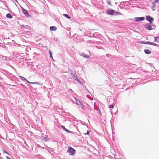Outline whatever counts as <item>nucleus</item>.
Listing matches in <instances>:
<instances>
[{
  "label": "nucleus",
  "instance_id": "1",
  "mask_svg": "<svg viewBox=\"0 0 159 159\" xmlns=\"http://www.w3.org/2000/svg\"><path fill=\"white\" fill-rule=\"evenodd\" d=\"M75 150L71 147L68 148V149L67 151V152L70 153L72 156L74 155L75 153Z\"/></svg>",
  "mask_w": 159,
  "mask_h": 159
},
{
  "label": "nucleus",
  "instance_id": "2",
  "mask_svg": "<svg viewBox=\"0 0 159 159\" xmlns=\"http://www.w3.org/2000/svg\"><path fill=\"white\" fill-rule=\"evenodd\" d=\"M151 24L150 23H146L144 26V27L146 30H152V27H151Z\"/></svg>",
  "mask_w": 159,
  "mask_h": 159
},
{
  "label": "nucleus",
  "instance_id": "3",
  "mask_svg": "<svg viewBox=\"0 0 159 159\" xmlns=\"http://www.w3.org/2000/svg\"><path fill=\"white\" fill-rule=\"evenodd\" d=\"M146 20L148 21L149 23L152 24L154 20V18L150 16H146Z\"/></svg>",
  "mask_w": 159,
  "mask_h": 159
},
{
  "label": "nucleus",
  "instance_id": "4",
  "mask_svg": "<svg viewBox=\"0 0 159 159\" xmlns=\"http://www.w3.org/2000/svg\"><path fill=\"white\" fill-rule=\"evenodd\" d=\"M21 9L23 13L27 17H30V15L28 13V11L21 7Z\"/></svg>",
  "mask_w": 159,
  "mask_h": 159
},
{
  "label": "nucleus",
  "instance_id": "5",
  "mask_svg": "<svg viewBox=\"0 0 159 159\" xmlns=\"http://www.w3.org/2000/svg\"><path fill=\"white\" fill-rule=\"evenodd\" d=\"M114 10L112 9H108L106 11L107 14L111 16L114 15Z\"/></svg>",
  "mask_w": 159,
  "mask_h": 159
},
{
  "label": "nucleus",
  "instance_id": "6",
  "mask_svg": "<svg viewBox=\"0 0 159 159\" xmlns=\"http://www.w3.org/2000/svg\"><path fill=\"white\" fill-rule=\"evenodd\" d=\"M136 22H139L143 20L145 18L144 17H135L134 18Z\"/></svg>",
  "mask_w": 159,
  "mask_h": 159
},
{
  "label": "nucleus",
  "instance_id": "7",
  "mask_svg": "<svg viewBox=\"0 0 159 159\" xmlns=\"http://www.w3.org/2000/svg\"><path fill=\"white\" fill-rule=\"evenodd\" d=\"M101 34H99V33L98 32H96L94 33L92 36H91V35L90 36V37H95V38H98L99 37V35H100Z\"/></svg>",
  "mask_w": 159,
  "mask_h": 159
},
{
  "label": "nucleus",
  "instance_id": "8",
  "mask_svg": "<svg viewBox=\"0 0 159 159\" xmlns=\"http://www.w3.org/2000/svg\"><path fill=\"white\" fill-rule=\"evenodd\" d=\"M156 2L153 1L152 3V6L151 7V9L153 11L156 9Z\"/></svg>",
  "mask_w": 159,
  "mask_h": 159
},
{
  "label": "nucleus",
  "instance_id": "9",
  "mask_svg": "<svg viewBox=\"0 0 159 159\" xmlns=\"http://www.w3.org/2000/svg\"><path fill=\"white\" fill-rule=\"evenodd\" d=\"M40 138L42 140L46 141L48 139V136L46 135H45V136L41 135L40 137Z\"/></svg>",
  "mask_w": 159,
  "mask_h": 159
},
{
  "label": "nucleus",
  "instance_id": "10",
  "mask_svg": "<svg viewBox=\"0 0 159 159\" xmlns=\"http://www.w3.org/2000/svg\"><path fill=\"white\" fill-rule=\"evenodd\" d=\"M81 56H82V57H84L87 59L89 58L90 57L87 54H85L84 53H82L81 54Z\"/></svg>",
  "mask_w": 159,
  "mask_h": 159
},
{
  "label": "nucleus",
  "instance_id": "11",
  "mask_svg": "<svg viewBox=\"0 0 159 159\" xmlns=\"http://www.w3.org/2000/svg\"><path fill=\"white\" fill-rule=\"evenodd\" d=\"M21 26L22 28H25V29L26 30H29L30 29V27L28 25H21Z\"/></svg>",
  "mask_w": 159,
  "mask_h": 159
},
{
  "label": "nucleus",
  "instance_id": "12",
  "mask_svg": "<svg viewBox=\"0 0 159 159\" xmlns=\"http://www.w3.org/2000/svg\"><path fill=\"white\" fill-rule=\"evenodd\" d=\"M61 128L63 129L66 131L67 133H71V132L68 129L66 128L65 126L63 125L61 126Z\"/></svg>",
  "mask_w": 159,
  "mask_h": 159
},
{
  "label": "nucleus",
  "instance_id": "13",
  "mask_svg": "<svg viewBox=\"0 0 159 159\" xmlns=\"http://www.w3.org/2000/svg\"><path fill=\"white\" fill-rule=\"evenodd\" d=\"M50 29L52 31H55L57 29V28L55 26H51L50 27Z\"/></svg>",
  "mask_w": 159,
  "mask_h": 159
},
{
  "label": "nucleus",
  "instance_id": "14",
  "mask_svg": "<svg viewBox=\"0 0 159 159\" xmlns=\"http://www.w3.org/2000/svg\"><path fill=\"white\" fill-rule=\"evenodd\" d=\"M70 71L71 72V74L72 75V77L74 79H75V78H76V77H77V75L76 74H73L72 72H73V71H72L71 70H70Z\"/></svg>",
  "mask_w": 159,
  "mask_h": 159
},
{
  "label": "nucleus",
  "instance_id": "15",
  "mask_svg": "<svg viewBox=\"0 0 159 159\" xmlns=\"http://www.w3.org/2000/svg\"><path fill=\"white\" fill-rule=\"evenodd\" d=\"M144 52L145 53L147 54H148L151 53V51L148 49H145L144 50Z\"/></svg>",
  "mask_w": 159,
  "mask_h": 159
},
{
  "label": "nucleus",
  "instance_id": "16",
  "mask_svg": "<svg viewBox=\"0 0 159 159\" xmlns=\"http://www.w3.org/2000/svg\"><path fill=\"white\" fill-rule=\"evenodd\" d=\"M6 16L7 18L10 19H11L12 18V16H11V14L10 13L7 14L6 15Z\"/></svg>",
  "mask_w": 159,
  "mask_h": 159
},
{
  "label": "nucleus",
  "instance_id": "17",
  "mask_svg": "<svg viewBox=\"0 0 159 159\" xmlns=\"http://www.w3.org/2000/svg\"><path fill=\"white\" fill-rule=\"evenodd\" d=\"M19 78L21 80L23 81H27V80L23 77V76H19Z\"/></svg>",
  "mask_w": 159,
  "mask_h": 159
},
{
  "label": "nucleus",
  "instance_id": "18",
  "mask_svg": "<svg viewBox=\"0 0 159 159\" xmlns=\"http://www.w3.org/2000/svg\"><path fill=\"white\" fill-rule=\"evenodd\" d=\"M114 15L115 16L118 15H122V14L121 13L117 11H115L114 10Z\"/></svg>",
  "mask_w": 159,
  "mask_h": 159
},
{
  "label": "nucleus",
  "instance_id": "19",
  "mask_svg": "<svg viewBox=\"0 0 159 159\" xmlns=\"http://www.w3.org/2000/svg\"><path fill=\"white\" fill-rule=\"evenodd\" d=\"M154 41L157 42H159V37H154Z\"/></svg>",
  "mask_w": 159,
  "mask_h": 159
},
{
  "label": "nucleus",
  "instance_id": "20",
  "mask_svg": "<svg viewBox=\"0 0 159 159\" xmlns=\"http://www.w3.org/2000/svg\"><path fill=\"white\" fill-rule=\"evenodd\" d=\"M75 80L77 81V82H78L79 83H80V84H82V83L80 81V80H79V79L78 77H76V78H75Z\"/></svg>",
  "mask_w": 159,
  "mask_h": 159
},
{
  "label": "nucleus",
  "instance_id": "21",
  "mask_svg": "<svg viewBox=\"0 0 159 159\" xmlns=\"http://www.w3.org/2000/svg\"><path fill=\"white\" fill-rule=\"evenodd\" d=\"M75 101L77 102V104L78 105H80V104H82V103L81 101L78 99H75Z\"/></svg>",
  "mask_w": 159,
  "mask_h": 159
},
{
  "label": "nucleus",
  "instance_id": "22",
  "mask_svg": "<svg viewBox=\"0 0 159 159\" xmlns=\"http://www.w3.org/2000/svg\"><path fill=\"white\" fill-rule=\"evenodd\" d=\"M63 16L68 19H70L71 18V17L67 14H63Z\"/></svg>",
  "mask_w": 159,
  "mask_h": 159
},
{
  "label": "nucleus",
  "instance_id": "23",
  "mask_svg": "<svg viewBox=\"0 0 159 159\" xmlns=\"http://www.w3.org/2000/svg\"><path fill=\"white\" fill-rule=\"evenodd\" d=\"M149 43V41L145 42V41H142L141 43H142L144 44H148Z\"/></svg>",
  "mask_w": 159,
  "mask_h": 159
},
{
  "label": "nucleus",
  "instance_id": "24",
  "mask_svg": "<svg viewBox=\"0 0 159 159\" xmlns=\"http://www.w3.org/2000/svg\"><path fill=\"white\" fill-rule=\"evenodd\" d=\"M49 53L50 54V57L53 59V57L52 56V53L50 50L49 51Z\"/></svg>",
  "mask_w": 159,
  "mask_h": 159
},
{
  "label": "nucleus",
  "instance_id": "25",
  "mask_svg": "<svg viewBox=\"0 0 159 159\" xmlns=\"http://www.w3.org/2000/svg\"><path fill=\"white\" fill-rule=\"evenodd\" d=\"M7 57H6V56H2V59L3 60H5L6 59H7Z\"/></svg>",
  "mask_w": 159,
  "mask_h": 159
},
{
  "label": "nucleus",
  "instance_id": "26",
  "mask_svg": "<svg viewBox=\"0 0 159 159\" xmlns=\"http://www.w3.org/2000/svg\"><path fill=\"white\" fill-rule=\"evenodd\" d=\"M109 108H114V106L110 104L109 106Z\"/></svg>",
  "mask_w": 159,
  "mask_h": 159
},
{
  "label": "nucleus",
  "instance_id": "27",
  "mask_svg": "<svg viewBox=\"0 0 159 159\" xmlns=\"http://www.w3.org/2000/svg\"><path fill=\"white\" fill-rule=\"evenodd\" d=\"M35 84H38L41 86H42V85L43 84L39 82H35Z\"/></svg>",
  "mask_w": 159,
  "mask_h": 159
},
{
  "label": "nucleus",
  "instance_id": "28",
  "mask_svg": "<svg viewBox=\"0 0 159 159\" xmlns=\"http://www.w3.org/2000/svg\"><path fill=\"white\" fill-rule=\"evenodd\" d=\"M152 45H154V46H156V47H158V46H159V45L158 44H156L155 43H153Z\"/></svg>",
  "mask_w": 159,
  "mask_h": 159
},
{
  "label": "nucleus",
  "instance_id": "29",
  "mask_svg": "<svg viewBox=\"0 0 159 159\" xmlns=\"http://www.w3.org/2000/svg\"><path fill=\"white\" fill-rule=\"evenodd\" d=\"M156 26L155 25H151V27H152V29H154L155 28Z\"/></svg>",
  "mask_w": 159,
  "mask_h": 159
},
{
  "label": "nucleus",
  "instance_id": "30",
  "mask_svg": "<svg viewBox=\"0 0 159 159\" xmlns=\"http://www.w3.org/2000/svg\"><path fill=\"white\" fill-rule=\"evenodd\" d=\"M110 55L109 54H107L106 55L107 57H110Z\"/></svg>",
  "mask_w": 159,
  "mask_h": 159
},
{
  "label": "nucleus",
  "instance_id": "31",
  "mask_svg": "<svg viewBox=\"0 0 159 159\" xmlns=\"http://www.w3.org/2000/svg\"><path fill=\"white\" fill-rule=\"evenodd\" d=\"M4 153H6L7 154H8V155H9V153L5 150H4V152H3Z\"/></svg>",
  "mask_w": 159,
  "mask_h": 159
},
{
  "label": "nucleus",
  "instance_id": "32",
  "mask_svg": "<svg viewBox=\"0 0 159 159\" xmlns=\"http://www.w3.org/2000/svg\"><path fill=\"white\" fill-rule=\"evenodd\" d=\"M124 2H122L120 3V5H123L124 4Z\"/></svg>",
  "mask_w": 159,
  "mask_h": 159
},
{
  "label": "nucleus",
  "instance_id": "33",
  "mask_svg": "<svg viewBox=\"0 0 159 159\" xmlns=\"http://www.w3.org/2000/svg\"><path fill=\"white\" fill-rule=\"evenodd\" d=\"M152 44H153V43H152V42H151L149 41V43H148V44H150V45H152Z\"/></svg>",
  "mask_w": 159,
  "mask_h": 159
},
{
  "label": "nucleus",
  "instance_id": "34",
  "mask_svg": "<svg viewBox=\"0 0 159 159\" xmlns=\"http://www.w3.org/2000/svg\"><path fill=\"white\" fill-rule=\"evenodd\" d=\"M107 4L108 5H110L111 4V2L110 1H107Z\"/></svg>",
  "mask_w": 159,
  "mask_h": 159
},
{
  "label": "nucleus",
  "instance_id": "35",
  "mask_svg": "<svg viewBox=\"0 0 159 159\" xmlns=\"http://www.w3.org/2000/svg\"><path fill=\"white\" fill-rule=\"evenodd\" d=\"M89 131H88L86 133V134L87 135H89Z\"/></svg>",
  "mask_w": 159,
  "mask_h": 159
},
{
  "label": "nucleus",
  "instance_id": "36",
  "mask_svg": "<svg viewBox=\"0 0 159 159\" xmlns=\"http://www.w3.org/2000/svg\"><path fill=\"white\" fill-rule=\"evenodd\" d=\"M30 84H35V82H30Z\"/></svg>",
  "mask_w": 159,
  "mask_h": 159
},
{
  "label": "nucleus",
  "instance_id": "37",
  "mask_svg": "<svg viewBox=\"0 0 159 159\" xmlns=\"http://www.w3.org/2000/svg\"><path fill=\"white\" fill-rule=\"evenodd\" d=\"M6 158H7V159H11V158L10 157H8V156H7Z\"/></svg>",
  "mask_w": 159,
  "mask_h": 159
},
{
  "label": "nucleus",
  "instance_id": "38",
  "mask_svg": "<svg viewBox=\"0 0 159 159\" xmlns=\"http://www.w3.org/2000/svg\"><path fill=\"white\" fill-rule=\"evenodd\" d=\"M158 1H159V0H154V2H158Z\"/></svg>",
  "mask_w": 159,
  "mask_h": 159
},
{
  "label": "nucleus",
  "instance_id": "39",
  "mask_svg": "<svg viewBox=\"0 0 159 159\" xmlns=\"http://www.w3.org/2000/svg\"><path fill=\"white\" fill-rule=\"evenodd\" d=\"M120 8H121V9H123V7H121V6H120Z\"/></svg>",
  "mask_w": 159,
  "mask_h": 159
},
{
  "label": "nucleus",
  "instance_id": "40",
  "mask_svg": "<svg viewBox=\"0 0 159 159\" xmlns=\"http://www.w3.org/2000/svg\"><path fill=\"white\" fill-rule=\"evenodd\" d=\"M26 81L28 83H29L30 84V82H29L27 80V81Z\"/></svg>",
  "mask_w": 159,
  "mask_h": 159
},
{
  "label": "nucleus",
  "instance_id": "41",
  "mask_svg": "<svg viewBox=\"0 0 159 159\" xmlns=\"http://www.w3.org/2000/svg\"><path fill=\"white\" fill-rule=\"evenodd\" d=\"M12 43H14L15 42V41L13 40L12 41Z\"/></svg>",
  "mask_w": 159,
  "mask_h": 159
},
{
  "label": "nucleus",
  "instance_id": "42",
  "mask_svg": "<svg viewBox=\"0 0 159 159\" xmlns=\"http://www.w3.org/2000/svg\"><path fill=\"white\" fill-rule=\"evenodd\" d=\"M0 44H1V45H3V43H0Z\"/></svg>",
  "mask_w": 159,
  "mask_h": 159
},
{
  "label": "nucleus",
  "instance_id": "43",
  "mask_svg": "<svg viewBox=\"0 0 159 159\" xmlns=\"http://www.w3.org/2000/svg\"><path fill=\"white\" fill-rule=\"evenodd\" d=\"M44 109H47V108H46V107H45V108H44Z\"/></svg>",
  "mask_w": 159,
  "mask_h": 159
},
{
  "label": "nucleus",
  "instance_id": "44",
  "mask_svg": "<svg viewBox=\"0 0 159 159\" xmlns=\"http://www.w3.org/2000/svg\"><path fill=\"white\" fill-rule=\"evenodd\" d=\"M15 1H16V2H17V0H15Z\"/></svg>",
  "mask_w": 159,
  "mask_h": 159
},
{
  "label": "nucleus",
  "instance_id": "45",
  "mask_svg": "<svg viewBox=\"0 0 159 159\" xmlns=\"http://www.w3.org/2000/svg\"><path fill=\"white\" fill-rule=\"evenodd\" d=\"M83 125H85V124H83Z\"/></svg>",
  "mask_w": 159,
  "mask_h": 159
},
{
  "label": "nucleus",
  "instance_id": "46",
  "mask_svg": "<svg viewBox=\"0 0 159 159\" xmlns=\"http://www.w3.org/2000/svg\"><path fill=\"white\" fill-rule=\"evenodd\" d=\"M12 86H15V85H12Z\"/></svg>",
  "mask_w": 159,
  "mask_h": 159
}]
</instances>
